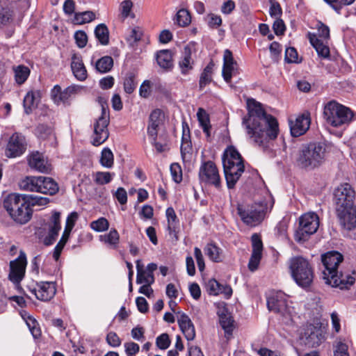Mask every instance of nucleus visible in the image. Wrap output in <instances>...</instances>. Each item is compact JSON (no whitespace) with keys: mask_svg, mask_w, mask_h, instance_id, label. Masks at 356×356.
Segmentation results:
<instances>
[{"mask_svg":"<svg viewBox=\"0 0 356 356\" xmlns=\"http://www.w3.org/2000/svg\"><path fill=\"white\" fill-rule=\"evenodd\" d=\"M237 72V63L230 50L226 49L223 55L222 76L227 83H230L233 74Z\"/></svg>","mask_w":356,"mask_h":356,"instance_id":"aec40b11","label":"nucleus"},{"mask_svg":"<svg viewBox=\"0 0 356 356\" xmlns=\"http://www.w3.org/2000/svg\"><path fill=\"white\" fill-rule=\"evenodd\" d=\"M165 214L168 220V229L170 234H172L176 232L179 227V220L172 207H168L166 209Z\"/></svg>","mask_w":356,"mask_h":356,"instance_id":"79ce46f5","label":"nucleus"},{"mask_svg":"<svg viewBox=\"0 0 356 356\" xmlns=\"http://www.w3.org/2000/svg\"><path fill=\"white\" fill-rule=\"evenodd\" d=\"M21 189L53 195L58 191L56 181L50 177L42 176L26 177L19 182Z\"/></svg>","mask_w":356,"mask_h":356,"instance_id":"0eeeda50","label":"nucleus"},{"mask_svg":"<svg viewBox=\"0 0 356 356\" xmlns=\"http://www.w3.org/2000/svg\"><path fill=\"white\" fill-rule=\"evenodd\" d=\"M207 291L210 295L217 296L223 293L227 298L232 294V289L229 286L222 285L214 279L209 280L206 284Z\"/></svg>","mask_w":356,"mask_h":356,"instance_id":"cd10ccee","label":"nucleus"},{"mask_svg":"<svg viewBox=\"0 0 356 356\" xmlns=\"http://www.w3.org/2000/svg\"><path fill=\"white\" fill-rule=\"evenodd\" d=\"M266 209L263 202L250 205L238 204L237 207V212L241 220L250 227H256L263 221Z\"/></svg>","mask_w":356,"mask_h":356,"instance_id":"6e6552de","label":"nucleus"},{"mask_svg":"<svg viewBox=\"0 0 356 356\" xmlns=\"http://www.w3.org/2000/svg\"><path fill=\"white\" fill-rule=\"evenodd\" d=\"M308 38L311 44L316 49L318 55L323 58H327L330 57V49L327 44L324 43L321 40L317 38L314 34L309 33Z\"/></svg>","mask_w":356,"mask_h":356,"instance_id":"2f4dec72","label":"nucleus"},{"mask_svg":"<svg viewBox=\"0 0 356 356\" xmlns=\"http://www.w3.org/2000/svg\"><path fill=\"white\" fill-rule=\"evenodd\" d=\"M319 227V218L314 212H308L301 216L299 220V227L295 233V240L303 243L309 237L316 232Z\"/></svg>","mask_w":356,"mask_h":356,"instance_id":"9d476101","label":"nucleus"},{"mask_svg":"<svg viewBox=\"0 0 356 356\" xmlns=\"http://www.w3.org/2000/svg\"><path fill=\"white\" fill-rule=\"evenodd\" d=\"M156 346L161 350L167 349L170 345L169 335L167 333H163L157 337L156 339Z\"/></svg>","mask_w":356,"mask_h":356,"instance_id":"052dcab7","label":"nucleus"},{"mask_svg":"<svg viewBox=\"0 0 356 356\" xmlns=\"http://www.w3.org/2000/svg\"><path fill=\"white\" fill-rule=\"evenodd\" d=\"M26 149L25 138L18 133L13 134L9 138L6 149V155L15 158L23 154Z\"/></svg>","mask_w":356,"mask_h":356,"instance_id":"4468645a","label":"nucleus"},{"mask_svg":"<svg viewBox=\"0 0 356 356\" xmlns=\"http://www.w3.org/2000/svg\"><path fill=\"white\" fill-rule=\"evenodd\" d=\"M113 196L120 204H125L127 202V193L122 187H119L113 193Z\"/></svg>","mask_w":356,"mask_h":356,"instance_id":"774afa93","label":"nucleus"},{"mask_svg":"<svg viewBox=\"0 0 356 356\" xmlns=\"http://www.w3.org/2000/svg\"><path fill=\"white\" fill-rule=\"evenodd\" d=\"M71 231V229L65 228L61 238L56 245L53 253V257L56 261L59 259L61 252L70 237Z\"/></svg>","mask_w":356,"mask_h":356,"instance_id":"c03bdc74","label":"nucleus"},{"mask_svg":"<svg viewBox=\"0 0 356 356\" xmlns=\"http://www.w3.org/2000/svg\"><path fill=\"white\" fill-rule=\"evenodd\" d=\"M28 163L31 168L40 172L49 173L51 170V165L39 152L31 153L28 156Z\"/></svg>","mask_w":356,"mask_h":356,"instance_id":"6ab92c4d","label":"nucleus"},{"mask_svg":"<svg viewBox=\"0 0 356 356\" xmlns=\"http://www.w3.org/2000/svg\"><path fill=\"white\" fill-rule=\"evenodd\" d=\"M340 225L347 230L356 227V205L348 208L337 209Z\"/></svg>","mask_w":356,"mask_h":356,"instance_id":"dca6fc26","label":"nucleus"},{"mask_svg":"<svg viewBox=\"0 0 356 356\" xmlns=\"http://www.w3.org/2000/svg\"><path fill=\"white\" fill-rule=\"evenodd\" d=\"M100 164L106 168H111L114 163L113 154L109 148H104L99 159Z\"/></svg>","mask_w":356,"mask_h":356,"instance_id":"a18cd8bd","label":"nucleus"},{"mask_svg":"<svg viewBox=\"0 0 356 356\" xmlns=\"http://www.w3.org/2000/svg\"><path fill=\"white\" fill-rule=\"evenodd\" d=\"M303 338H305V343L312 347L319 346L323 340L321 330L313 325L306 327Z\"/></svg>","mask_w":356,"mask_h":356,"instance_id":"b1692460","label":"nucleus"},{"mask_svg":"<svg viewBox=\"0 0 356 356\" xmlns=\"http://www.w3.org/2000/svg\"><path fill=\"white\" fill-rule=\"evenodd\" d=\"M76 44L79 48L86 47L88 42L86 33L83 31H78L74 33Z\"/></svg>","mask_w":356,"mask_h":356,"instance_id":"e2e57ef3","label":"nucleus"},{"mask_svg":"<svg viewBox=\"0 0 356 356\" xmlns=\"http://www.w3.org/2000/svg\"><path fill=\"white\" fill-rule=\"evenodd\" d=\"M76 88L74 86H69L61 92L59 95L58 99H57L56 104L61 103H65L70 98L72 95L75 93Z\"/></svg>","mask_w":356,"mask_h":356,"instance_id":"4d7b16f0","label":"nucleus"},{"mask_svg":"<svg viewBox=\"0 0 356 356\" xmlns=\"http://www.w3.org/2000/svg\"><path fill=\"white\" fill-rule=\"evenodd\" d=\"M353 115L350 108L334 101L329 102L324 106L323 118L328 124L334 127L349 124L353 120Z\"/></svg>","mask_w":356,"mask_h":356,"instance_id":"39448f33","label":"nucleus"},{"mask_svg":"<svg viewBox=\"0 0 356 356\" xmlns=\"http://www.w3.org/2000/svg\"><path fill=\"white\" fill-rule=\"evenodd\" d=\"M114 176V172L101 171L96 172L94 174V181L98 185H105L109 184Z\"/></svg>","mask_w":356,"mask_h":356,"instance_id":"49530a36","label":"nucleus"},{"mask_svg":"<svg viewBox=\"0 0 356 356\" xmlns=\"http://www.w3.org/2000/svg\"><path fill=\"white\" fill-rule=\"evenodd\" d=\"M170 169L172 179L176 183H180L182 180V170L180 165L177 163H174L171 164Z\"/></svg>","mask_w":356,"mask_h":356,"instance_id":"13d9d810","label":"nucleus"},{"mask_svg":"<svg viewBox=\"0 0 356 356\" xmlns=\"http://www.w3.org/2000/svg\"><path fill=\"white\" fill-rule=\"evenodd\" d=\"M316 29L318 37L323 38L324 40H328L330 38V29L327 25L324 24L321 22H318L316 24Z\"/></svg>","mask_w":356,"mask_h":356,"instance_id":"0e129e2a","label":"nucleus"},{"mask_svg":"<svg viewBox=\"0 0 356 356\" xmlns=\"http://www.w3.org/2000/svg\"><path fill=\"white\" fill-rule=\"evenodd\" d=\"M163 114L160 109H155L152 111L149 118V124L147 127L148 136L155 140L158 128L163 123Z\"/></svg>","mask_w":356,"mask_h":356,"instance_id":"393cba45","label":"nucleus"},{"mask_svg":"<svg viewBox=\"0 0 356 356\" xmlns=\"http://www.w3.org/2000/svg\"><path fill=\"white\" fill-rule=\"evenodd\" d=\"M298 55L296 49L293 47L286 48L285 50V60L287 63H297Z\"/></svg>","mask_w":356,"mask_h":356,"instance_id":"338daca9","label":"nucleus"},{"mask_svg":"<svg viewBox=\"0 0 356 356\" xmlns=\"http://www.w3.org/2000/svg\"><path fill=\"white\" fill-rule=\"evenodd\" d=\"M355 192L349 184H341L334 191L337 209L348 208L355 205L353 202Z\"/></svg>","mask_w":356,"mask_h":356,"instance_id":"ddd939ff","label":"nucleus"},{"mask_svg":"<svg viewBox=\"0 0 356 356\" xmlns=\"http://www.w3.org/2000/svg\"><path fill=\"white\" fill-rule=\"evenodd\" d=\"M109 123L108 111L104 106H102V115L98 118L94 124V131L92 135V143L95 146H98L106 141L109 136L108 125Z\"/></svg>","mask_w":356,"mask_h":356,"instance_id":"f8f14e48","label":"nucleus"},{"mask_svg":"<svg viewBox=\"0 0 356 356\" xmlns=\"http://www.w3.org/2000/svg\"><path fill=\"white\" fill-rule=\"evenodd\" d=\"M15 81L18 85L23 84L30 75V70L28 67L19 65L13 67Z\"/></svg>","mask_w":356,"mask_h":356,"instance_id":"ea45409f","label":"nucleus"},{"mask_svg":"<svg viewBox=\"0 0 356 356\" xmlns=\"http://www.w3.org/2000/svg\"><path fill=\"white\" fill-rule=\"evenodd\" d=\"M22 317L25 321L31 334L34 339H38L41 336V330L37 321L27 312H23L21 314Z\"/></svg>","mask_w":356,"mask_h":356,"instance_id":"c9c22d12","label":"nucleus"},{"mask_svg":"<svg viewBox=\"0 0 356 356\" xmlns=\"http://www.w3.org/2000/svg\"><path fill=\"white\" fill-rule=\"evenodd\" d=\"M90 227L92 229L97 232L106 231L109 227L108 220L104 217L99 218L90 222Z\"/></svg>","mask_w":356,"mask_h":356,"instance_id":"09e8293b","label":"nucleus"},{"mask_svg":"<svg viewBox=\"0 0 356 356\" xmlns=\"http://www.w3.org/2000/svg\"><path fill=\"white\" fill-rule=\"evenodd\" d=\"M220 324L224 330L225 337L229 339L234 330V320L231 315L225 310L218 312Z\"/></svg>","mask_w":356,"mask_h":356,"instance_id":"72a5a7b5","label":"nucleus"},{"mask_svg":"<svg viewBox=\"0 0 356 356\" xmlns=\"http://www.w3.org/2000/svg\"><path fill=\"white\" fill-rule=\"evenodd\" d=\"M133 3L131 0H124L120 5L121 17L124 19L127 18L131 12Z\"/></svg>","mask_w":356,"mask_h":356,"instance_id":"6e6d98bb","label":"nucleus"},{"mask_svg":"<svg viewBox=\"0 0 356 356\" xmlns=\"http://www.w3.org/2000/svg\"><path fill=\"white\" fill-rule=\"evenodd\" d=\"M197 117L198 122L200 123V126L203 129L204 133L206 134L207 138H209L211 136V126L210 124L209 117L207 113L202 108H200L197 113Z\"/></svg>","mask_w":356,"mask_h":356,"instance_id":"58836bf2","label":"nucleus"},{"mask_svg":"<svg viewBox=\"0 0 356 356\" xmlns=\"http://www.w3.org/2000/svg\"><path fill=\"white\" fill-rule=\"evenodd\" d=\"M26 266V259L24 254L20 255L10 263L9 280L14 284H18L23 279Z\"/></svg>","mask_w":356,"mask_h":356,"instance_id":"2eb2a0df","label":"nucleus"},{"mask_svg":"<svg viewBox=\"0 0 356 356\" xmlns=\"http://www.w3.org/2000/svg\"><path fill=\"white\" fill-rule=\"evenodd\" d=\"M337 13H340L343 7L352 4L355 0H324Z\"/></svg>","mask_w":356,"mask_h":356,"instance_id":"3c124183","label":"nucleus"},{"mask_svg":"<svg viewBox=\"0 0 356 356\" xmlns=\"http://www.w3.org/2000/svg\"><path fill=\"white\" fill-rule=\"evenodd\" d=\"M31 292L42 301L50 300L56 294V289L53 282H40L36 284Z\"/></svg>","mask_w":356,"mask_h":356,"instance_id":"f3484780","label":"nucleus"},{"mask_svg":"<svg viewBox=\"0 0 356 356\" xmlns=\"http://www.w3.org/2000/svg\"><path fill=\"white\" fill-rule=\"evenodd\" d=\"M96 38L102 45H107L109 42V32L104 24L97 25L95 29Z\"/></svg>","mask_w":356,"mask_h":356,"instance_id":"a19ab883","label":"nucleus"},{"mask_svg":"<svg viewBox=\"0 0 356 356\" xmlns=\"http://www.w3.org/2000/svg\"><path fill=\"white\" fill-rule=\"evenodd\" d=\"M267 306L270 311L280 314L284 323H288L292 320L293 308L289 305L288 296L284 293L279 291L269 296Z\"/></svg>","mask_w":356,"mask_h":356,"instance_id":"1a4fd4ad","label":"nucleus"},{"mask_svg":"<svg viewBox=\"0 0 356 356\" xmlns=\"http://www.w3.org/2000/svg\"><path fill=\"white\" fill-rule=\"evenodd\" d=\"M325 149L320 144L311 143L303 146L293 154L297 167L306 170L319 168L325 161Z\"/></svg>","mask_w":356,"mask_h":356,"instance_id":"7ed1b4c3","label":"nucleus"},{"mask_svg":"<svg viewBox=\"0 0 356 356\" xmlns=\"http://www.w3.org/2000/svg\"><path fill=\"white\" fill-rule=\"evenodd\" d=\"M158 65L163 69H170L172 67V52L168 49L159 51L156 54Z\"/></svg>","mask_w":356,"mask_h":356,"instance_id":"4c0bfd02","label":"nucleus"},{"mask_svg":"<svg viewBox=\"0 0 356 356\" xmlns=\"http://www.w3.org/2000/svg\"><path fill=\"white\" fill-rule=\"evenodd\" d=\"M224 173L229 188H233L235 184L244 172V165H236L231 166L229 163L223 167Z\"/></svg>","mask_w":356,"mask_h":356,"instance_id":"5701e85b","label":"nucleus"},{"mask_svg":"<svg viewBox=\"0 0 356 356\" xmlns=\"http://www.w3.org/2000/svg\"><path fill=\"white\" fill-rule=\"evenodd\" d=\"M252 252L249 260L248 268L250 271H255L259 265L263 250V243L257 234H254L252 236Z\"/></svg>","mask_w":356,"mask_h":356,"instance_id":"a211bd4d","label":"nucleus"},{"mask_svg":"<svg viewBox=\"0 0 356 356\" xmlns=\"http://www.w3.org/2000/svg\"><path fill=\"white\" fill-rule=\"evenodd\" d=\"M248 115L243 118L248 138L257 145L266 149L279 133L275 118L266 114L261 104L254 99H247Z\"/></svg>","mask_w":356,"mask_h":356,"instance_id":"f257e3e1","label":"nucleus"},{"mask_svg":"<svg viewBox=\"0 0 356 356\" xmlns=\"http://www.w3.org/2000/svg\"><path fill=\"white\" fill-rule=\"evenodd\" d=\"M99 240L110 248L115 249L120 242V235L115 229H111L108 233L101 235Z\"/></svg>","mask_w":356,"mask_h":356,"instance_id":"e433bc0d","label":"nucleus"},{"mask_svg":"<svg viewBox=\"0 0 356 356\" xmlns=\"http://www.w3.org/2000/svg\"><path fill=\"white\" fill-rule=\"evenodd\" d=\"M191 19L188 11L186 9H180L176 14L175 22L179 26H186L191 23Z\"/></svg>","mask_w":356,"mask_h":356,"instance_id":"de8ad7c7","label":"nucleus"},{"mask_svg":"<svg viewBox=\"0 0 356 356\" xmlns=\"http://www.w3.org/2000/svg\"><path fill=\"white\" fill-rule=\"evenodd\" d=\"M106 341L113 348L119 347L122 343L121 339L115 332H109L106 335Z\"/></svg>","mask_w":356,"mask_h":356,"instance_id":"680f3d73","label":"nucleus"},{"mask_svg":"<svg viewBox=\"0 0 356 356\" xmlns=\"http://www.w3.org/2000/svg\"><path fill=\"white\" fill-rule=\"evenodd\" d=\"M124 346L127 356H135L140 350L139 345L132 341L125 343Z\"/></svg>","mask_w":356,"mask_h":356,"instance_id":"69168bd1","label":"nucleus"},{"mask_svg":"<svg viewBox=\"0 0 356 356\" xmlns=\"http://www.w3.org/2000/svg\"><path fill=\"white\" fill-rule=\"evenodd\" d=\"M310 116L309 113L299 115L294 122H291L290 129L293 136L298 137L304 134L309 128Z\"/></svg>","mask_w":356,"mask_h":356,"instance_id":"412c9836","label":"nucleus"},{"mask_svg":"<svg viewBox=\"0 0 356 356\" xmlns=\"http://www.w3.org/2000/svg\"><path fill=\"white\" fill-rule=\"evenodd\" d=\"M3 207L16 223L24 225L31 219L33 210L26 196L10 194L3 200Z\"/></svg>","mask_w":356,"mask_h":356,"instance_id":"20e7f679","label":"nucleus"},{"mask_svg":"<svg viewBox=\"0 0 356 356\" xmlns=\"http://www.w3.org/2000/svg\"><path fill=\"white\" fill-rule=\"evenodd\" d=\"M49 232L44 238L46 245L52 244L56 239L58 232L60 230V213L58 211H54L48 222Z\"/></svg>","mask_w":356,"mask_h":356,"instance_id":"4be33fe9","label":"nucleus"},{"mask_svg":"<svg viewBox=\"0 0 356 356\" xmlns=\"http://www.w3.org/2000/svg\"><path fill=\"white\" fill-rule=\"evenodd\" d=\"M71 67L77 79L83 81L87 78V70L80 56L76 54L72 56Z\"/></svg>","mask_w":356,"mask_h":356,"instance_id":"7c9ffc66","label":"nucleus"},{"mask_svg":"<svg viewBox=\"0 0 356 356\" xmlns=\"http://www.w3.org/2000/svg\"><path fill=\"white\" fill-rule=\"evenodd\" d=\"M198 176L201 183L213 186L217 189L220 188L221 178L218 169L213 161L203 162L200 167Z\"/></svg>","mask_w":356,"mask_h":356,"instance_id":"9b49d317","label":"nucleus"},{"mask_svg":"<svg viewBox=\"0 0 356 356\" xmlns=\"http://www.w3.org/2000/svg\"><path fill=\"white\" fill-rule=\"evenodd\" d=\"M113 65V60L111 56H104L99 59L95 64L97 70L101 73L109 72Z\"/></svg>","mask_w":356,"mask_h":356,"instance_id":"37998d69","label":"nucleus"},{"mask_svg":"<svg viewBox=\"0 0 356 356\" xmlns=\"http://www.w3.org/2000/svg\"><path fill=\"white\" fill-rule=\"evenodd\" d=\"M15 9L14 3H5L0 6V29L8 27L13 24Z\"/></svg>","mask_w":356,"mask_h":356,"instance_id":"bb28decb","label":"nucleus"},{"mask_svg":"<svg viewBox=\"0 0 356 356\" xmlns=\"http://www.w3.org/2000/svg\"><path fill=\"white\" fill-rule=\"evenodd\" d=\"M204 253L214 262H220L223 259L222 250L215 243H208L204 248Z\"/></svg>","mask_w":356,"mask_h":356,"instance_id":"f704fd0d","label":"nucleus"},{"mask_svg":"<svg viewBox=\"0 0 356 356\" xmlns=\"http://www.w3.org/2000/svg\"><path fill=\"white\" fill-rule=\"evenodd\" d=\"M152 83L149 80L144 81L140 86L139 95L143 98H148L152 94Z\"/></svg>","mask_w":356,"mask_h":356,"instance_id":"bf43d9fd","label":"nucleus"},{"mask_svg":"<svg viewBox=\"0 0 356 356\" xmlns=\"http://www.w3.org/2000/svg\"><path fill=\"white\" fill-rule=\"evenodd\" d=\"M192 152V143L191 141V138H181V157L184 160L188 158Z\"/></svg>","mask_w":356,"mask_h":356,"instance_id":"5fc2aeb1","label":"nucleus"},{"mask_svg":"<svg viewBox=\"0 0 356 356\" xmlns=\"http://www.w3.org/2000/svg\"><path fill=\"white\" fill-rule=\"evenodd\" d=\"M95 19V14L92 11H85L75 15V19L79 24L89 23Z\"/></svg>","mask_w":356,"mask_h":356,"instance_id":"603ef678","label":"nucleus"},{"mask_svg":"<svg viewBox=\"0 0 356 356\" xmlns=\"http://www.w3.org/2000/svg\"><path fill=\"white\" fill-rule=\"evenodd\" d=\"M124 90L127 94H131L136 88L135 76L133 73H128L124 80Z\"/></svg>","mask_w":356,"mask_h":356,"instance_id":"8fccbe9b","label":"nucleus"},{"mask_svg":"<svg viewBox=\"0 0 356 356\" xmlns=\"http://www.w3.org/2000/svg\"><path fill=\"white\" fill-rule=\"evenodd\" d=\"M177 322L186 339L188 341H193L195 337V330L189 316L181 313L178 316Z\"/></svg>","mask_w":356,"mask_h":356,"instance_id":"a878e982","label":"nucleus"},{"mask_svg":"<svg viewBox=\"0 0 356 356\" xmlns=\"http://www.w3.org/2000/svg\"><path fill=\"white\" fill-rule=\"evenodd\" d=\"M222 160L223 167L226 166L227 163H229L231 166L243 165L241 154L233 146H229L225 150Z\"/></svg>","mask_w":356,"mask_h":356,"instance_id":"c85d7f7f","label":"nucleus"},{"mask_svg":"<svg viewBox=\"0 0 356 356\" xmlns=\"http://www.w3.org/2000/svg\"><path fill=\"white\" fill-rule=\"evenodd\" d=\"M40 99V93L38 90H31L26 93L23 102L26 114L31 113L33 109L37 107Z\"/></svg>","mask_w":356,"mask_h":356,"instance_id":"473e14b6","label":"nucleus"},{"mask_svg":"<svg viewBox=\"0 0 356 356\" xmlns=\"http://www.w3.org/2000/svg\"><path fill=\"white\" fill-rule=\"evenodd\" d=\"M27 200L29 204H30V208L36 206H45L49 202V198L38 195H30Z\"/></svg>","mask_w":356,"mask_h":356,"instance_id":"864d4df0","label":"nucleus"},{"mask_svg":"<svg viewBox=\"0 0 356 356\" xmlns=\"http://www.w3.org/2000/svg\"><path fill=\"white\" fill-rule=\"evenodd\" d=\"M289 266L291 276L298 286L302 288L310 286L314 279V271L306 259L302 257H292Z\"/></svg>","mask_w":356,"mask_h":356,"instance_id":"423d86ee","label":"nucleus"},{"mask_svg":"<svg viewBox=\"0 0 356 356\" xmlns=\"http://www.w3.org/2000/svg\"><path fill=\"white\" fill-rule=\"evenodd\" d=\"M343 259V255L336 251L323 254L322 263L325 268L323 270V278L325 284L332 287L348 289L355 283V278L348 273L338 274V266Z\"/></svg>","mask_w":356,"mask_h":356,"instance_id":"f03ea898","label":"nucleus"},{"mask_svg":"<svg viewBox=\"0 0 356 356\" xmlns=\"http://www.w3.org/2000/svg\"><path fill=\"white\" fill-rule=\"evenodd\" d=\"M194 60L192 58V48L186 45L182 51L181 58L179 62V66L182 74H186L193 69Z\"/></svg>","mask_w":356,"mask_h":356,"instance_id":"c756f323","label":"nucleus"}]
</instances>
